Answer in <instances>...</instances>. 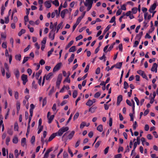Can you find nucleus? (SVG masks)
I'll return each instance as SVG.
<instances>
[{"mask_svg":"<svg viewBox=\"0 0 158 158\" xmlns=\"http://www.w3.org/2000/svg\"><path fill=\"white\" fill-rule=\"evenodd\" d=\"M129 87L128 83L126 81H124V88L127 89Z\"/></svg>","mask_w":158,"mask_h":158,"instance_id":"79ce46f5","label":"nucleus"},{"mask_svg":"<svg viewBox=\"0 0 158 158\" xmlns=\"http://www.w3.org/2000/svg\"><path fill=\"white\" fill-rule=\"evenodd\" d=\"M74 54H72L70 58L68 60V61L69 63L71 62L73 60L74 58Z\"/></svg>","mask_w":158,"mask_h":158,"instance_id":"bb28decb","label":"nucleus"},{"mask_svg":"<svg viewBox=\"0 0 158 158\" xmlns=\"http://www.w3.org/2000/svg\"><path fill=\"white\" fill-rule=\"evenodd\" d=\"M143 133V131H141L139 136H138L136 140L137 141V143H138V145H139L140 143V138L142 136V134Z\"/></svg>","mask_w":158,"mask_h":158,"instance_id":"f3484780","label":"nucleus"},{"mask_svg":"<svg viewBox=\"0 0 158 158\" xmlns=\"http://www.w3.org/2000/svg\"><path fill=\"white\" fill-rule=\"evenodd\" d=\"M18 142V139L17 137H15L13 139V142L14 143H17Z\"/></svg>","mask_w":158,"mask_h":158,"instance_id":"8fccbe9b","label":"nucleus"},{"mask_svg":"<svg viewBox=\"0 0 158 158\" xmlns=\"http://www.w3.org/2000/svg\"><path fill=\"white\" fill-rule=\"evenodd\" d=\"M63 133H64L63 131H62V130L60 128L58 131V134L59 136H61L63 134Z\"/></svg>","mask_w":158,"mask_h":158,"instance_id":"4d7b16f0","label":"nucleus"},{"mask_svg":"<svg viewBox=\"0 0 158 158\" xmlns=\"http://www.w3.org/2000/svg\"><path fill=\"white\" fill-rule=\"evenodd\" d=\"M110 25L108 26L106 28H105V30L104 31V34H105L107 31H108L110 29Z\"/></svg>","mask_w":158,"mask_h":158,"instance_id":"e2e57ef3","label":"nucleus"},{"mask_svg":"<svg viewBox=\"0 0 158 158\" xmlns=\"http://www.w3.org/2000/svg\"><path fill=\"white\" fill-rule=\"evenodd\" d=\"M16 106L17 109V113H18L20 109V104L19 102L17 101L16 102Z\"/></svg>","mask_w":158,"mask_h":158,"instance_id":"dca6fc26","label":"nucleus"},{"mask_svg":"<svg viewBox=\"0 0 158 158\" xmlns=\"http://www.w3.org/2000/svg\"><path fill=\"white\" fill-rule=\"evenodd\" d=\"M137 7H133L131 9L132 11H131V13L133 14H136L137 11Z\"/></svg>","mask_w":158,"mask_h":158,"instance_id":"2f4dec72","label":"nucleus"},{"mask_svg":"<svg viewBox=\"0 0 158 158\" xmlns=\"http://www.w3.org/2000/svg\"><path fill=\"white\" fill-rule=\"evenodd\" d=\"M76 50V47L75 46H72L69 49V52H73Z\"/></svg>","mask_w":158,"mask_h":158,"instance_id":"f704fd0d","label":"nucleus"},{"mask_svg":"<svg viewBox=\"0 0 158 158\" xmlns=\"http://www.w3.org/2000/svg\"><path fill=\"white\" fill-rule=\"evenodd\" d=\"M62 79V76L61 74L58 75L57 81L61 82Z\"/></svg>","mask_w":158,"mask_h":158,"instance_id":"c756f323","label":"nucleus"},{"mask_svg":"<svg viewBox=\"0 0 158 158\" xmlns=\"http://www.w3.org/2000/svg\"><path fill=\"white\" fill-rule=\"evenodd\" d=\"M73 41L72 40L65 47V49H67L69 48L73 44Z\"/></svg>","mask_w":158,"mask_h":158,"instance_id":"c85d7f7f","label":"nucleus"},{"mask_svg":"<svg viewBox=\"0 0 158 158\" xmlns=\"http://www.w3.org/2000/svg\"><path fill=\"white\" fill-rule=\"evenodd\" d=\"M157 6H158V3L156 1H155L154 3L151 6L149 10L150 12L151 13H152L153 11V10L155 9Z\"/></svg>","mask_w":158,"mask_h":158,"instance_id":"f03ea898","label":"nucleus"},{"mask_svg":"<svg viewBox=\"0 0 158 158\" xmlns=\"http://www.w3.org/2000/svg\"><path fill=\"white\" fill-rule=\"evenodd\" d=\"M69 10L67 9H65L62 10L60 13V16L62 19L64 18L65 16V15L66 14L68 13Z\"/></svg>","mask_w":158,"mask_h":158,"instance_id":"0eeeda50","label":"nucleus"},{"mask_svg":"<svg viewBox=\"0 0 158 158\" xmlns=\"http://www.w3.org/2000/svg\"><path fill=\"white\" fill-rule=\"evenodd\" d=\"M14 74L17 78H18L19 77L20 73L18 69H16L14 71Z\"/></svg>","mask_w":158,"mask_h":158,"instance_id":"aec40b11","label":"nucleus"},{"mask_svg":"<svg viewBox=\"0 0 158 158\" xmlns=\"http://www.w3.org/2000/svg\"><path fill=\"white\" fill-rule=\"evenodd\" d=\"M44 4L47 8H49L51 6V2L49 1H47L45 2Z\"/></svg>","mask_w":158,"mask_h":158,"instance_id":"9d476101","label":"nucleus"},{"mask_svg":"<svg viewBox=\"0 0 158 158\" xmlns=\"http://www.w3.org/2000/svg\"><path fill=\"white\" fill-rule=\"evenodd\" d=\"M93 104V102L91 100H89L88 102L86 103V105L87 106H90Z\"/></svg>","mask_w":158,"mask_h":158,"instance_id":"a878e982","label":"nucleus"},{"mask_svg":"<svg viewBox=\"0 0 158 158\" xmlns=\"http://www.w3.org/2000/svg\"><path fill=\"white\" fill-rule=\"evenodd\" d=\"M35 140V137L34 136H32L31 139V142L32 144H34Z\"/></svg>","mask_w":158,"mask_h":158,"instance_id":"a19ab883","label":"nucleus"},{"mask_svg":"<svg viewBox=\"0 0 158 158\" xmlns=\"http://www.w3.org/2000/svg\"><path fill=\"white\" fill-rule=\"evenodd\" d=\"M2 47L3 48H7V43L6 42H3L2 44Z\"/></svg>","mask_w":158,"mask_h":158,"instance_id":"603ef678","label":"nucleus"},{"mask_svg":"<svg viewBox=\"0 0 158 158\" xmlns=\"http://www.w3.org/2000/svg\"><path fill=\"white\" fill-rule=\"evenodd\" d=\"M61 65V63H59L57 64L54 68L53 70V72H54L58 71L60 68Z\"/></svg>","mask_w":158,"mask_h":158,"instance_id":"20e7f679","label":"nucleus"},{"mask_svg":"<svg viewBox=\"0 0 158 158\" xmlns=\"http://www.w3.org/2000/svg\"><path fill=\"white\" fill-rule=\"evenodd\" d=\"M123 97L122 95H119L117 98V104L118 105L119 104L121 101L122 100Z\"/></svg>","mask_w":158,"mask_h":158,"instance_id":"ddd939ff","label":"nucleus"},{"mask_svg":"<svg viewBox=\"0 0 158 158\" xmlns=\"http://www.w3.org/2000/svg\"><path fill=\"white\" fill-rule=\"evenodd\" d=\"M35 108V106L33 104H31L30 105V114H33V110Z\"/></svg>","mask_w":158,"mask_h":158,"instance_id":"412c9836","label":"nucleus"},{"mask_svg":"<svg viewBox=\"0 0 158 158\" xmlns=\"http://www.w3.org/2000/svg\"><path fill=\"white\" fill-rule=\"evenodd\" d=\"M79 113L78 112H77L74 115V116L73 118V119L74 120H75L77 119L79 117Z\"/></svg>","mask_w":158,"mask_h":158,"instance_id":"c03bdc74","label":"nucleus"},{"mask_svg":"<svg viewBox=\"0 0 158 158\" xmlns=\"http://www.w3.org/2000/svg\"><path fill=\"white\" fill-rule=\"evenodd\" d=\"M101 142V141H98L95 144V147L96 148H97L100 145Z\"/></svg>","mask_w":158,"mask_h":158,"instance_id":"13d9d810","label":"nucleus"},{"mask_svg":"<svg viewBox=\"0 0 158 158\" xmlns=\"http://www.w3.org/2000/svg\"><path fill=\"white\" fill-rule=\"evenodd\" d=\"M131 102L132 104V109L133 113L134 114L135 113V103L134 101L133 100H131Z\"/></svg>","mask_w":158,"mask_h":158,"instance_id":"72a5a7b5","label":"nucleus"},{"mask_svg":"<svg viewBox=\"0 0 158 158\" xmlns=\"http://www.w3.org/2000/svg\"><path fill=\"white\" fill-rule=\"evenodd\" d=\"M19 155L18 151L17 149H16L15 151V155L16 158H17Z\"/></svg>","mask_w":158,"mask_h":158,"instance_id":"0e129e2a","label":"nucleus"},{"mask_svg":"<svg viewBox=\"0 0 158 158\" xmlns=\"http://www.w3.org/2000/svg\"><path fill=\"white\" fill-rule=\"evenodd\" d=\"M21 145L23 147L27 146L26 139L25 138H23L21 140Z\"/></svg>","mask_w":158,"mask_h":158,"instance_id":"6e6552de","label":"nucleus"},{"mask_svg":"<svg viewBox=\"0 0 158 158\" xmlns=\"http://www.w3.org/2000/svg\"><path fill=\"white\" fill-rule=\"evenodd\" d=\"M15 58L16 60L20 61L21 59V55L20 54L16 55L15 56Z\"/></svg>","mask_w":158,"mask_h":158,"instance_id":"473e14b6","label":"nucleus"},{"mask_svg":"<svg viewBox=\"0 0 158 158\" xmlns=\"http://www.w3.org/2000/svg\"><path fill=\"white\" fill-rule=\"evenodd\" d=\"M54 115H52L48 117H47L48 119V123H49L50 124L51 123L54 118Z\"/></svg>","mask_w":158,"mask_h":158,"instance_id":"4468645a","label":"nucleus"},{"mask_svg":"<svg viewBox=\"0 0 158 158\" xmlns=\"http://www.w3.org/2000/svg\"><path fill=\"white\" fill-rule=\"evenodd\" d=\"M9 15H8L5 18V23H8L9 22Z\"/></svg>","mask_w":158,"mask_h":158,"instance_id":"3c124183","label":"nucleus"},{"mask_svg":"<svg viewBox=\"0 0 158 158\" xmlns=\"http://www.w3.org/2000/svg\"><path fill=\"white\" fill-rule=\"evenodd\" d=\"M42 73V71L40 70L38 72L36 73L35 74V77L37 79H38L39 77Z\"/></svg>","mask_w":158,"mask_h":158,"instance_id":"393cba45","label":"nucleus"},{"mask_svg":"<svg viewBox=\"0 0 158 158\" xmlns=\"http://www.w3.org/2000/svg\"><path fill=\"white\" fill-rule=\"evenodd\" d=\"M143 35V32L142 31L140 32L139 34L136 35L135 38V39L140 40Z\"/></svg>","mask_w":158,"mask_h":158,"instance_id":"9b49d317","label":"nucleus"},{"mask_svg":"<svg viewBox=\"0 0 158 158\" xmlns=\"http://www.w3.org/2000/svg\"><path fill=\"white\" fill-rule=\"evenodd\" d=\"M63 23V22H60L57 26V28L58 29H60V28H62L63 26L62 24Z\"/></svg>","mask_w":158,"mask_h":158,"instance_id":"bf43d9fd","label":"nucleus"},{"mask_svg":"<svg viewBox=\"0 0 158 158\" xmlns=\"http://www.w3.org/2000/svg\"><path fill=\"white\" fill-rule=\"evenodd\" d=\"M46 38L44 37L43 38L42 41H41V45H45L46 44Z\"/></svg>","mask_w":158,"mask_h":158,"instance_id":"5fc2aeb1","label":"nucleus"},{"mask_svg":"<svg viewBox=\"0 0 158 158\" xmlns=\"http://www.w3.org/2000/svg\"><path fill=\"white\" fill-rule=\"evenodd\" d=\"M83 38V36L82 35H79L78 36H77L76 38V40L77 41L78 40H80V39H82Z\"/></svg>","mask_w":158,"mask_h":158,"instance_id":"680f3d73","label":"nucleus"},{"mask_svg":"<svg viewBox=\"0 0 158 158\" xmlns=\"http://www.w3.org/2000/svg\"><path fill=\"white\" fill-rule=\"evenodd\" d=\"M25 30L23 29H22L18 33V35L19 36H21L22 34L24 33L25 32Z\"/></svg>","mask_w":158,"mask_h":158,"instance_id":"e433bc0d","label":"nucleus"},{"mask_svg":"<svg viewBox=\"0 0 158 158\" xmlns=\"http://www.w3.org/2000/svg\"><path fill=\"white\" fill-rule=\"evenodd\" d=\"M138 145L137 141L135 142L134 143V148L132 150V152L133 151H135V150L137 147V145Z\"/></svg>","mask_w":158,"mask_h":158,"instance_id":"09e8293b","label":"nucleus"},{"mask_svg":"<svg viewBox=\"0 0 158 158\" xmlns=\"http://www.w3.org/2000/svg\"><path fill=\"white\" fill-rule=\"evenodd\" d=\"M30 58L29 57H25L24 58L23 60L22 63L23 64H24L26 63L28 60V59Z\"/></svg>","mask_w":158,"mask_h":158,"instance_id":"49530a36","label":"nucleus"},{"mask_svg":"<svg viewBox=\"0 0 158 158\" xmlns=\"http://www.w3.org/2000/svg\"><path fill=\"white\" fill-rule=\"evenodd\" d=\"M61 129L63 131L64 133L68 131L69 129V128L68 127H63Z\"/></svg>","mask_w":158,"mask_h":158,"instance_id":"ea45409f","label":"nucleus"},{"mask_svg":"<svg viewBox=\"0 0 158 158\" xmlns=\"http://www.w3.org/2000/svg\"><path fill=\"white\" fill-rule=\"evenodd\" d=\"M81 140L80 139H79L77 141L76 143H75V147L76 148L78 147L80 144L81 142Z\"/></svg>","mask_w":158,"mask_h":158,"instance_id":"4c0bfd02","label":"nucleus"},{"mask_svg":"<svg viewBox=\"0 0 158 158\" xmlns=\"http://www.w3.org/2000/svg\"><path fill=\"white\" fill-rule=\"evenodd\" d=\"M97 106H92L89 109V111L92 113H94L97 109Z\"/></svg>","mask_w":158,"mask_h":158,"instance_id":"2eb2a0df","label":"nucleus"},{"mask_svg":"<svg viewBox=\"0 0 158 158\" xmlns=\"http://www.w3.org/2000/svg\"><path fill=\"white\" fill-rule=\"evenodd\" d=\"M56 135V133H53L49 137V139H48V142L50 141H51L53 138H55V137Z\"/></svg>","mask_w":158,"mask_h":158,"instance_id":"6ab92c4d","label":"nucleus"},{"mask_svg":"<svg viewBox=\"0 0 158 158\" xmlns=\"http://www.w3.org/2000/svg\"><path fill=\"white\" fill-rule=\"evenodd\" d=\"M56 15L57 16L58 15V10H55V11L54 12H53L52 13V15H51L52 18H54Z\"/></svg>","mask_w":158,"mask_h":158,"instance_id":"5701e85b","label":"nucleus"},{"mask_svg":"<svg viewBox=\"0 0 158 158\" xmlns=\"http://www.w3.org/2000/svg\"><path fill=\"white\" fill-rule=\"evenodd\" d=\"M32 88L36 89L37 88V85L36 84H35V82L34 81H33L32 82Z\"/></svg>","mask_w":158,"mask_h":158,"instance_id":"6e6d98bb","label":"nucleus"},{"mask_svg":"<svg viewBox=\"0 0 158 158\" xmlns=\"http://www.w3.org/2000/svg\"><path fill=\"white\" fill-rule=\"evenodd\" d=\"M23 104L24 106H25L26 107L27 109L29 108V103L27 100H23Z\"/></svg>","mask_w":158,"mask_h":158,"instance_id":"f8f14e48","label":"nucleus"},{"mask_svg":"<svg viewBox=\"0 0 158 158\" xmlns=\"http://www.w3.org/2000/svg\"><path fill=\"white\" fill-rule=\"evenodd\" d=\"M53 3L56 6H59V2L58 1H54L53 2Z\"/></svg>","mask_w":158,"mask_h":158,"instance_id":"052dcab7","label":"nucleus"},{"mask_svg":"<svg viewBox=\"0 0 158 158\" xmlns=\"http://www.w3.org/2000/svg\"><path fill=\"white\" fill-rule=\"evenodd\" d=\"M14 129L15 131H18L19 127L18 124L17 123H16L15 124Z\"/></svg>","mask_w":158,"mask_h":158,"instance_id":"58836bf2","label":"nucleus"},{"mask_svg":"<svg viewBox=\"0 0 158 158\" xmlns=\"http://www.w3.org/2000/svg\"><path fill=\"white\" fill-rule=\"evenodd\" d=\"M53 73H48L47 75H45L43 78V81L42 83V85H43L44 84L45 79H46V80H49L52 78V77L53 76Z\"/></svg>","mask_w":158,"mask_h":158,"instance_id":"f257e3e1","label":"nucleus"},{"mask_svg":"<svg viewBox=\"0 0 158 158\" xmlns=\"http://www.w3.org/2000/svg\"><path fill=\"white\" fill-rule=\"evenodd\" d=\"M97 130L100 132L102 131L103 127L102 125H99L97 127Z\"/></svg>","mask_w":158,"mask_h":158,"instance_id":"7c9ffc66","label":"nucleus"},{"mask_svg":"<svg viewBox=\"0 0 158 158\" xmlns=\"http://www.w3.org/2000/svg\"><path fill=\"white\" fill-rule=\"evenodd\" d=\"M54 50V48H52L50 51H48V57H49L52 54V53L53 52Z\"/></svg>","mask_w":158,"mask_h":158,"instance_id":"37998d69","label":"nucleus"},{"mask_svg":"<svg viewBox=\"0 0 158 158\" xmlns=\"http://www.w3.org/2000/svg\"><path fill=\"white\" fill-rule=\"evenodd\" d=\"M55 31V30L52 29L49 34V37L51 40H53L54 39Z\"/></svg>","mask_w":158,"mask_h":158,"instance_id":"7ed1b4c3","label":"nucleus"},{"mask_svg":"<svg viewBox=\"0 0 158 158\" xmlns=\"http://www.w3.org/2000/svg\"><path fill=\"white\" fill-rule=\"evenodd\" d=\"M139 44V42L138 41H137V40L135 41L134 42V44L133 46V47H137V46Z\"/></svg>","mask_w":158,"mask_h":158,"instance_id":"338daca9","label":"nucleus"},{"mask_svg":"<svg viewBox=\"0 0 158 158\" xmlns=\"http://www.w3.org/2000/svg\"><path fill=\"white\" fill-rule=\"evenodd\" d=\"M15 99H18L19 98V94L17 91H16L15 93Z\"/></svg>","mask_w":158,"mask_h":158,"instance_id":"a18cd8bd","label":"nucleus"},{"mask_svg":"<svg viewBox=\"0 0 158 158\" xmlns=\"http://www.w3.org/2000/svg\"><path fill=\"white\" fill-rule=\"evenodd\" d=\"M122 11L121 9H118L117 11L116 15L117 16H118L120 15L122 13Z\"/></svg>","mask_w":158,"mask_h":158,"instance_id":"774afa93","label":"nucleus"},{"mask_svg":"<svg viewBox=\"0 0 158 158\" xmlns=\"http://www.w3.org/2000/svg\"><path fill=\"white\" fill-rule=\"evenodd\" d=\"M89 64L87 65L86 68L84 70V72L86 73H87L89 70Z\"/></svg>","mask_w":158,"mask_h":158,"instance_id":"69168bd1","label":"nucleus"},{"mask_svg":"<svg viewBox=\"0 0 158 158\" xmlns=\"http://www.w3.org/2000/svg\"><path fill=\"white\" fill-rule=\"evenodd\" d=\"M21 79L23 81V84L25 85L28 81L27 75L23 74L21 76Z\"/></svg>","mask_w":158,"mask_h":158,"instance_id":"39448f33","label":"nucleus"},{"mask_svg":"<svg viewBox=\"0 0 158 158\" xmlns=\"http://www.w3.org/2000/svg\"><path fill=\"white\" fill-rule=\"evenodd\" d=\"M151 70L152 72H155L156 73L157 71V64L156 63H154L151 69Z\"/></svg>","mask_w":158,"mask_h":158,"instance_id":"1a4fd4ad","label":"nucleus"},{"mask_svg":"<svg viewBox=\"0 0 158 158\" xmlns=\"http://www.w3.org/2000/svg\"><path fill=\"white\" fill-rule=\"evenodd\" d=\"M115 65V67L117 69H120L122 66V63L119 62L117 63Z\"/></svg>","mask_w":158,"mask_h":158,"instance_id":"cd10ccee","label":"nucleus"},{"mask_svg":"<svg viewBox=\"0 0 158 158\" xmlns=\"http://www.w3.org/2000/svg\"><path fill=\"white\" fill-rule=\"evenodd\" d=\"M43 126L42 125L38 126V131L37 133L38 134H40L41 132L43 130Z\"/></svg>","mask_w":158,"mask_h":158,"instance_id":"b1692460","label":"nucleus"},{"mask_svg":"<svg viewBox=\"0 0 158 158\" xmlns=\"http://www.w3.org/2000/svg\"><path fill=\"white\" fill-rule=\"evenodd\" d=\"M86 12L84 11L82 13V15L80 16H79L77 19V21L76 22L77 23H78V24H79V23L81 22V20L83 18V17H84L85 14Z\"/></svg>","mask_w":158,"mask_h":158,"instance_id":"423d86ee","label":"nucleus"},{"mask_svg":"<svg viewBox=\"0 0 158 158\" xmlns=\"http://www.w3.org/2000/svg\"><path fill=\"white\" fill-rule=\"evenodd\" d=\"M86 125V122H82L80 125V128L82 129Z\"/></svg>","mask_w":158,"mask_h":158,"instance_id":"c9c22d12","label":"nucleus"},{"mask_svg":"<svg viewBox=\"0 0 158 158\" xmlns=\"http://www.w3.org/2000/svg\"><path fill=\"white\" fill-rule=\"evenodd\" d=\"M77 95V90H75L73 94V98H75L76 97Z\"/></svg>","mask_w":158,"mask_h":158,"instance_id":"de8ad7c7","label":"nucleus"},{"mask_svg":"<svg viewBox=\"0 0 158 158\" xmlns=\"http://www.w3.org/2000/svg\"><path fill=\"white\" fill-rule=\"evenodd\" d=\"M1 37L2 39H4L5 40L6 38V35L5 33H1Z\"/></svg>","mask_w":158,"mask_h":158,"instance_id":"864d4df0","label":"nucleus"},{"mask_svg":"<svg viewBox=\"0 0 158 158\" xmlns=\"http://www.w3.org/2000/svg\"><path fill=\"white\" fill-rule=\"evenodd\" d=\"M75 133V132L74 131H72L68 135V138L69 139H71L73 137Z\"/></svg>","mask_w":158,"mask_h":158,"instance_id":"4be33fe9","label":"nucleus"},{"mask_svg":"<svg viewBox=\"0 0 158 158\" xmlns=\"http://www.w3.org/2000/svg\"><path fill=\"white\" fill-rule=\"evenodd\" d=\"M93 3V0H86V2L84 4L85 6H87L88 4H92Z\"/></svg>","mask_w":158,"mask_h":158,"instance_id":"a211bd4d","label":"nucleus"}]
</instances>
